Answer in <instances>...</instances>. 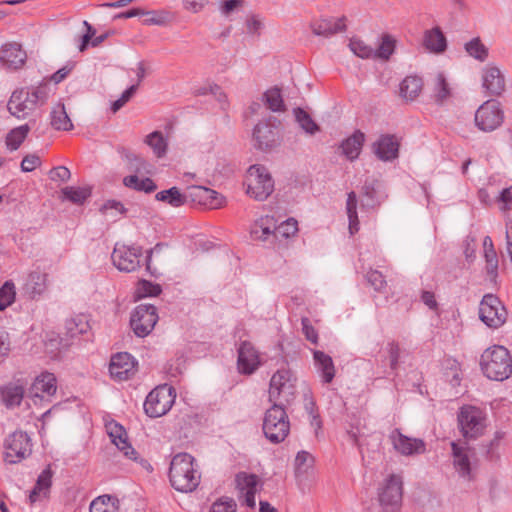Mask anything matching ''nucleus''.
Here are the masks:
<instances>
[{
	"mask_svg": "<svg viewBox=\"0 0 512 512\" xmlns=\"http://www.w3.org/2000/svg\"><path fill=\"white\" fill-rule=\"evenodd\" d=\"M200 473L194 458L188 453L176 454L170 463L169 479L171 485L180 492H192L200 483Z\"/></svg>",
	"mask_w": 512,
	"mask_h": 512,
	"instance_id": "nucleus-1",
	"label": "nucleus"
},
{
	"mask_svg": "<svg viewBox=\"0 0 512 512\" xmlns=\"http://www.w3.org/2000/svg\"><path fill=\"white\" fill-rule=\"evenodd\" d=\"M49 97V86L41 84L31 88H21L12 93L8 101V111L18 119H23L38 106L46 103Z\"/></svg>",
	"mask_w": 512,
	"mask_h": 512,
	"instance_id": "nucleus-2",
	"label": "nucleus"
},
{
	"mask_svg": "<svg viewBox=\"0 0 512 512\" xmlns=\"http://www.w3.org/2000/svg\"><path fill=\"white\" fill-rule=\"evenodd\" d=\"M480 366L487 378L504 381L512 374V357L504 346L494 345L482 353Z\"/></svg>",
	"mask_w": 512,
	"mask_h": 512,
	"instance_id": "nucleus-3",
	"label": "nucleus"
},
{
	"mask_svg": "<svg viewBox=\"0 0 512 512\" xmlns=\"http://www.w3.org/2000/svg\"><path fill=\"white\" fill-rule=\"evenodd\" d=\"M263 433L273 444L281 443L288 436L290 423L283 404L274 403L263 420Z\"/></svg>",
	"mask_w": 512,
	"mask_h": 512,
	"instance_id": "nucleus-4",
	"label": "nucleus"
},
{
	"mask_svg": "<svg viewBox=\"0 0 512 512\" xmlns=\"http://www.w3.org/2000/svg\"><path fill=\"white\" fill-rule=\"evenodd\" d=\"M296 389V376L289 368L278 369L271 377L269 383V400L272 402H289Z\"/></svg>",
	"mask_w": 512,
	"mask_h": 512,
	"instance_id": "nucleus-5",
	"label": "nucleus"
},
{
	"mask_svg": "<svg viewBox=\"0 0 512 512\" xmlns=\"http://www.w3.org/2000/svg\"><path fill=\"white\" fill-rule=\"evenodd\" d=\"M175 389L168 385H161L153 389L144 402L145 413L152 418L165 415L175 402Z\"/></svg>",
	"mask_w": 512,
	"mask_h": 512,
	"instance_id": "nucleus-6",
	"label": "nucleus"
},
{
	"mask_svg": "<svg viewBox=\"0 0 512 512\" xmlns=\"http://www.w3.org/2000/svg\"><path fill=\"white\" fill-rule=\"evenodd\" d=\"M379 502L386 512H397L402 505L403 480L400 475L390 474L379 488Z\"/></svg>",
	"mask_w": 512,
	"mask_h": 512,
	"instance_id": "nucleus-7",
	"label": "nucleus"
},
{
	"mask_svg": "<svg viewBox=\"0 0 512 512\" xmlns=\"http://www.w3.org/2000/svg\"><path fill=\"white\" fill-rule=\"evenodd\" d=\"M475 125L483 132H492L504 122V111L497 100H487L475 112Z\"/></svg>",
	"mask_w": 512,
	"mask_h": 512,
	"instance_id": "nucleus-8",
	"label": "nucleus"
},
{
	"mask_svg": "<svg viewBox=\"0 0 512 512\" xmlns=\"http://www.w3.org/2000/svg\"><path fill=\"white\" fill-rule=\"evenodd\" d=\"M479 318L487 327L497 329L506 322L507 311L497 296L486 294L479 304Z\"/></svg>",
	"mask_w": 512,
	"mask_h": 512,
	"instance_id": "nucleus-9",
	"label": "nucleus"
},
{
	"mask_svg": "<svg viewBox=\"0 0 512 512\" xmlns=\"http://www.w3.org/2000/svg\"><path fill=\"white\" fill-rule=\"evenodd\" d=\"M458 422L466 438H477L486 427L485 413L475 406H463L458 414Z\"/></svg>",
	"mask_w": 512,
	"mask_h": 512,
	"instance_id": "nucleus-10",
	"label": "nucleus"
},
{
	"mask_svg": "<svg viewBox=\"0 0 512 512\" xmlns=\"http://www.w3.org/2000/svg\"><path fill=\"white\" fill-rule=\"evenodd\" d=\"M158 314L155 306L140 304L132 312L130 326L137 337H146L154 329L158 322Z\"/></svg>",
	"mask_w": 512,
	"mask_h": 512,
	"instance_id": "nucleus-11",
	"label": "nucleus"
},
{
	"mask_svg": "<svg viewBox=\"0 0 512 512\" xmlns=\"http://www.w3.org/2000/svg\"><path fill=\"white\" fill-rule=\"evenodd\" d=\"M388 439L394 451L405 457H415L426 452V443L421 438L409 437L403 434L399 429H393Z\"/></svg>",
	"mask_w": 512,
	"mask_h": 512,
	"instance_id": "nucleus-12",
	"label": "nucleus"
},
{
	"mask_svg": "<svg viewBox=\"0 0 512 512\" xmlns=\"http://www.w3.org/2000/svg\"><path fill=\"white\" fill-rule=\"evenodd\" d=\"M106 430L111 438L112 443L124 454L128 459L139 462V464L146 470H151V465L143 458L138 457V453L130 445L127 440V433L123 426L115 421H110L106 424Z\"/></svg>",
	"mask_w": 512,
	"mask_h": 512,
	"instance_id": "nucleus-13",
	"label": "nucleus"
},
{
	"mask_svg": "<svg viewBox=\"0 0 512 512\" xmlns=\"http://www.w3.org/2000/svg\"><path fill=\"white\" fill-rule=\"evenodd\" d=\"M453 466L458 476L463 481H472L476 474V463L474 453L467 447L460 446L455 442L451 443Z\"/></svg>",
	"mask_w": 512,
	"mask_h": 512,
	"instance_id": "nucleus-14",
	"label": "nucleus"
},
{
	"mask_svg": "<svg viewBox=\"0 0 512 512\" xmlns=\"http://www.w3.org/2000/svg\"><path fill=\"white\" fill-rule=\"evenodd\" d=\"M4 448L5 461L10 464L18 463L31 453L30 438L27 433L16 431L6 438Z\"/></svg>",
	"mask_w": 512,
	"mask_h": 512,
	"instance_id": "nucleus-15",
	"label": "nucleus"
},
{
	"mask_svg": "<svg viewBox=\"0 0 512 512\" xmlns=\"http://www.w3.org/2000/svg\"><path fill=\"white\" fill-rule=\"evenodd\" d=\"M481 88L487 96H500L505 92V76L495 63L486 64L480 71Z\"/></svg>",
	"mask_w": 512,
	"mask_h": 512,
	"instance_id": "nucleus-16",
	"label": "nucleus"
},
{
	"mask_svg": "<svg viewBox=\"0 0 512 512\" xmlns=\"http://www.w3.org/2000/svg\"><path fill=\"white\" fill-rule=\"evenodd\" d=\"M314 457L307 451H299L295 457L294 469L298 486L305 490L316 482Z\"/></svg>",
	"mask_w": 512,
	"mask_h": 512,
	"instance_id": "nucleus-17",
	"label": "nucleus"
},
{
	"mask_svg": "<svg viewBox=\"0 0 512 512\" xmlns=\"http://www.w3.org/2000/svg\"><path fill=\"white\" fill-rule=\"evenodd\" d=\"M142 250L140 247L117 243L112 253L114 266L124 272L135 271L140 266Z\"/></svg>",
	"mask_w": 512,
	"mask_h": 512,
	"instance_id": "nucleus-18",
	"label": "nucleus"
},
{
	"mask_svg": "<svg viewBox=\"0 0 512 512\" xmlns=\"http://www.w3.org/2000/svg\"><path fill=\"white\" fill-rule=\"evenodd\" d=\"M196 204L206 206L210 209H218L225 205L226 199L217 191L204 186H191L186 196Z\"/></svg>",
	"mask_w": 512,
	"mask_h": 512,
	"instance_id": "nucleus-19",
	"label": "nucleus"
},
{
	"mask_svg": "<svg viewBox=\"0 0 512 512\" xmlns=\"http://www.w3.org/2000/svg\"><path fill=\"white\" fill-rule=\"evenodd\" d=\"M136 369V360L127 352H120L112 356L109 372L113 379L124 381L129 379Z\"/></svg>",
	"mask_w": 512,
	"mask_h": 512,
	"instance_id": "nucleus-20",
	"label": "nucleus"
},
{
	"mask_svg": "<svg viewBox=\"0 0 512 512\" xmlns=\"http://www.w3.org/2000/svg\"><path fill=\"white\" fill-rule=\"evenodd\" d=\"M280 124L275 116H269L265 122L258 123V150H270L278 145Z\"/></svg>",
	"mask_w": 512,
	"mask_h": 512,
	"instance_id": "nucleus-21",
	"label": "nucleus"
},
{
	"mask_svg": "<svg viewBox=\"0 0 512 512\" xmlns=\"http://www.w3.org/2000/svg\"><path fill=\"white\" fill-rule=\"evenodd\" d=\"M48 288V274L40 270L30 272L24 279L22 293L31 300H37L43 296Z\"/></svg>",
	"mask_w": 512,
	"mask_h": 512,
	"instance_id": "nucleus-22",
	"label": "nucleus"
},
{
	"mask_svg": "<svg viewBox=\"0 0 512 512\" xmlns=\"http://www.w3.org/2000/svg\"><path fill=\"white\" fill-rule=\"evenodd\" d=\"M271 225H264L261 223L262 235L264 240L268 236L272 235L275 239H289L296 236L298 233V221L295 218H288L279 225L275 224V221L271 219Z\"/></svg>",
	"mask_w": 512,
	"mask_h": 512,
	"instance_id": "nucleus-23",
	"label": "nucleus"
},
{
	"mask_svg": "<svg viewBox=\"0 0 512 512\" xmlns=\"http://www.w3.org/2000/svg\"><path fill=\"white\" fill-rule=\"evenodd\" d=\"M236 488L238 490L239 500L248 507H254L256 492V475L240 472L235 478Z\"/></svg>",
	"mask_w": 512,
	"mask_h": 512,
	"instance_id": "nucleus-24",
	"label": "nucleus"
},
{
	"mask_svg": "<svg viewBox=\"0 0 512 512\" xmlns=\"http://www.w3.org/2000/svg\"><path fill=\"white\" fill-rule=\"evenodd\" d=\"M374 154L382 161H392L398 157L399 142L393 135H381L372 146Z\"/></svg>",
	"mask_w": 512,
	"mask_h": 512,
	"instance_id": "nucleus-25",
	"label": "nucleus"
},
{
	"mask_svg": "<svg viewBox=\"0 0 512 512\" xmlns=\"http://www.w3.org/2000/svg\"><path fill=\"white\" fill-rule=\"evenodd\" d=\"M26 52L18 43H7L0 50V61L8 69L20 68L26 60Z\"/></svg>",
	"mask_w": 512,
	"mask_h": 512,
	"instance_id": "nucleus-26",
	"label": "nucleus"
},
{
	"mask_svg": "<svg viewBox=\"0 0 512 512\" xmlns=\"http://www.w3.org/2000/svg\"><path fill=\"white\" fill-rule=\"evenodd\" d=\"M380 183L375 180H367L362 188L360 198L362 209H374L385 199L384 193L381 191Z\"/></svg>",
	"mask_w": 512,
	"mask_h": 512,
	"instance_id": "nucleus-27",
	"label": "nucleus"
},
{
	"mask_svg": "<svg viewBox=\"0 0 512 512\" xmlns=\"http://www.w3.org/2000/svg\"><path fill=\"white\" fill-rule=\"evenodd\" d=\"M57 391V380L53 373L43 372L38 375L29 390L31 397H42L41 393L46 396H53Z\"/></svg>",
	"mask_w": 512,
	"mask_h": 512,
	"instance_id": "nucleus-28",
	"label": "nucleus"
},
{
	"mask_svg": "<svg viewBox=\"0 0 512 512\" xmlns=\"http://www.w3.org/2000/svg\"><path fill=\"white\" fill-rule=\"evenodd\" d=\"M314 366L323 384H329L335 377V366L332 358L319 350H312Z\"/></svg>",
	"mask_w": 512,
	"mask_h": 512,
	"instance_id": "nucleus-29",
	"label": "nucleus"
},
{
	"mask_svg": "<svg viewBox=\"0 0 512 512\" xmlns=\"http://www.w3.org/2000/svg\"><path fill=\"white\" fill-rule=\"evenodd\" d=\"M237 367L242 374H252L256 369V350L250 342L244 341L238 349Z\"/></svg>",
	"mask_w": 512,
	"mask_h": 512,
	"instance_id": "nucleus-30",
	"label": "nucleus"
},
{
	"mask_svg": "<svg viewBox=\"0 0 512 512\" xmlns=\"http://www.w3.org/2000/svg\"><path fill=\"white\" fill-rule=\"evenodd\" d=\"M312 31L317 36L329 37L345 30L344 18L321 19L311 25Z\"/></svg>",
	"mask_w": 512,
	"mask_h": 512,
	"instance_id": "nucleus-31",
	"label": "nucleus"
},
{
	"mask_svg": "<svg viewBox=\"0 0 512 512\" xmlns=\"http://www.w3.org/2000/svg\"><path fill=\"white\" fill-rule=\"evenodd\" d=\"M425 48L435 54H440L446 50L447 42L444 34L439 27H434L425 31L423 37Z\"/></svg>",
	"mask_w": 512,
	"mask_h": 512,
	"instance_id": "nucleus-32",
	"label": "nucleus"
},
{
	"mask_svg": "<svg viewBox=\"0 0 512 512\" xmlns=\"http://www.w3.org/2000/svg\"><path fill=\"white\" fill-rule=\"evenodd\" d=\"M365 141V134L359 130L341 143V150L345 157L351 161L358 158Z\"/></svg>",
	"mask_w": 512,
	"mask_h": 512,
	"instance_id": "nucleus-33",
	"label": "nucleus"
},
{
	"mask_svg": "<svg viewBox=\"0 0 512 512\" xmlns=\"http://www.w3.org/2000/svg\"><path fill=\"white\" fill-rule=\"evenodd\" d=\"M50 125L58 131H70L73 129V123L63 103H57L53 106L50 112Z\"/></svg>",
	"mask_w": 512,
	"mask_h": 512,
	"instance_id": "nucleus-34",
	"label": "nucleus"
},
{
	"mask_svg": "<svg viewBox=\"0 0 512 512\" xmlns=\"http://www.w3.org/2000/svg\"><path fill=\"white\" fill-rule=\"evenodd\" d=\"M25 388L19 383H9L1 390L2 400L7 408H14L21 404Z\"/></svg>",
	"mask_w": 512,
	"mask_h": 512,
	"instance_id": "nucleus-35",
	"label": "nucleus"
},
{
	"mask_svg": "<svg viewBox=\"0 0 512 512\" xmlns=\"http://www.w3.org/2000/svg\"><path fill=\"white\" fill-rule=\"evenodd\" d=\"M262 102L268 110L274 113H283L287 110L281 90L278 87H272L265 91Z\"/></svg>",
	"mask_w": 512,
	"mask_h": 512,
	"instance_id": "nucleus-36",
	"label": "nucleus"
},
{
	"mask_svg": "<svg viewBox=\"0 0 512 512\" xmlns=\"http://www.w3.org/2000/svg\"><path fill=\"white\" fill-rule=\"evenodd\" d=\"M275 190V181L265 167L258 166V201L266 200Z\"/></svg>",
	"mask_w": 512,
	"mask_h": 512,
	"instance_id": "nucleus-37",
	"label": "nucleus"
},
{
	"mask_svg": "<svg viewBox=\"0 0 512 512\" xmlns=\"http://www.w3.org/2000/svg\"><path fill=\"white\" fill-rule=\"evenodd\" d=\"M30 130L31 128L28 124H23L11 129L5 137V146L7 150L10 152L18 150L27 138Z\"/></svg>",
	"mask_w": 512,
	"mask_h": 512,
	"instance_id": "nucleus-38",
	"label": "nucleus"
},
{
	"mask_svg": "<svg viewBox=\"0 0 512 512\" xmlns=\"http://www.w3.org/2000/svg\"><path fill=\"white\" fill-rule=\"evenodd\" d=\"M423 81L418 76H408L400 83V95L409 101L416 99L422 91Z\"/></svg>",
	"mask_w": 512,
	"mask_h": 512,
	"instance_id": "nucleus-39",
	"label": "nucleus"
},
{
	"mask_svg": "<svg viewBox=\"0 0 512 512\" xmlns=\"http://www.w3.org/2000/svg\"><path fill=\"white\" fill-rule=\"evenodd\" d=\"M304 400V409L308 416L309 423L311 427L314 429L315 434H318V431L322 427V421L319 415L318 408L316 406V402L312 396L310 391L306 392L303 396Z\"/></svg>",
	"mask_w": 512,
	"mask_h": 512,
	"instance_id": "nucleus-40",
	"label": "nucleus"
},
{
	"mask_svg": "<svg viewBox=\"0 0 512 512\" xmlns=\"http://www.w3.org/2000/svg\"><path fill=\"white\" fill-rule=\"evenodd\" d=\"M144 142L152 149L157 158L165 156L168 147L167 138L160 131H154L145 137Z\"/></svg>",
	"mask_w": 512,
	"mask_h": 512,
	"instance_id": "nucleus-41",
	"label": "nucleus"
},
{
	"mask_svg": "<svg viewBox=\"0 0 512 512\" xmlns=\"http://www.w3.org/2000/svg\"><path fill=\"white\" fill-rule=\"evenodd\" d=\"M464 50L473 59L485 62L489 56V49L479 37H475L464 44Z\"/></svg>",
	"mask_w": 512,
	"mask_h": 512,
	"instance_id": "nucleus-42",
	"label": "nucleus"
},
{
	"mask_svg": "<svg viewBox=\"0 0 512 512\" xmlns=\"http://www.w3.org/2000/svg\"><path fill=\"white\" fill-rule=\"evenodd\" d=\"M156 200L165 202L172 207H180L186 203L187 197L183 195L177 187L158 192Z\"/></svg>",
	"mask_w": 512,
	"mask_h": 512,
	"instance_id": "nucleus-43",
	"label": "nucleus"
},
{
	"mask_svg": "<svg viewBox=\"0 0 512 512\" xmlns=\"http://www.w3.org/2000/svg\"><path fill=\"white\" fill-rule=\"evenodd\" d=\"M64 200L74 204H83L90 196L91 190L88 187L67 186L61 190Z\"/></svg>",
	"mask_w": 512,
	"mask_h": 512,
	"instance_id": "nucleus-44",
	"label": "nucleus"
},
{
	"mask_svg": "<svg viewBox=\"0 0 512 512\" xmlns=\"http://www.w3.org/2000/svg\"><path fill=\"white\" fill-rule=\"evenodd\" d=\"M52 471L50 467L45 468L38 476L36 485L29 495L30 502H36L40 493H46L51 485Z\"/></svg>",
	"mask_w": 512,
	"mask_h": 512,
	"instance_id": "nucleus-45",
	"label": "nucleus"
},
{
	"mask_svg": "<svg viewBox=\"0 0 512 512\" xmlns=\"http://www.w3.org/2000/svg\"><path fill=\"white\" fill-rule=\"evenodd\" d=\"M346 210L349 219V232L351 235H354L359 230V221L357 215V196L353 191L348 194Z\"/></svg>",
	"mask_w": 512,
	"mask_h": 512,
	"instance_id": "nucleus-46",
	"label": "nucleus"
},
{
	"mask_svg": "<svg viewBox=\"0 0 512 512\" xmlns=\"http://www.w3.org/2000/svg\"><path fill=\"white\" fill-rule=\"evenodd\" d=\"M117 499L109 495L95 498L90 504V512H117Z\"/></svg>",
	"mask_w": 512,
	"mask_h": 512,
	"instance_id": "nucleus-47",
	"label": "nucleus"
},
{
	"mask_svg": "<svg viewBox=\"0 0 512 512\" xmlns=\"http://www.w3.org/2000/svg\"><path fill=\"white\" fill-rule=\"evenodd\" d=\"M434 97L437 102L442 103L450 97L451 91L444 73L439 72L434 79Z\"/></svg>",
	"mask_w": 512,
	"mask_h": 512,
	"instance_id": "nucleus-48",
	"label": "nucleus"
},
{
	"mask_svg": "<svg viewBox=\"0 0 512 512\" xmlns=\"http://www.w3.org/2000/svg\"><path fill=\"white\" fill-rule=\"evenodd\" d=\"M293 114L300 127L308 134L314 135L319 131V126L314 122L311 116L302 108H295Z\"/></svg>",
	"mask_w": 512,
	"mask_h": 512,
	"instance_id": "nucleus-49",
	"label": "nucleus"
},
{
	"mask_svg": "<svg viewBox=\"0 0 512 512\" xmlns=\"http://www.w3.org/2000/svg\"><path fill=\"white\" fill-rule=\"evenodd\" d=\"M16 299V286L12 280H7L0 287V311L11 306Z\"/></svg>",
	"mask_w": 512,
	"mask_h": 512,
	"instance_id": "nucleus-50",
	"label": "nucleus"
},
{
	"mask_svg": "<svg viewBox=\"0 0 512 512\" xmlns=\"http://www.w3.org/2000/svg\"><path fill=\"white\" fill-rule=\"evenodd\" d=\"M123 183L126 187L137 191L150 193L156 189L155 183L150 178L140 179L136 175H130L124 178Z\"/></svg>",
	"mask_w": 512,
	"mask_h": 512,
	"instance_id": "nucleus-51",
	"label": "nucleus"
},
{
	"mask_svg": "<svg viewBox=\"0 0 512 512\" xmlns=\"http://www.w3.org/2000/svg\"><path fill=\"white\" fill-rule=\"evenodd\" d=\"M142 15L145 16V18L143 20V23L145 25H158V26H162V25L167 24L171 20V18H172L170 12L165 11V10L147 11V12H143Z\"/></svg>",
	"mask_w": 512,
	"mask_h": 512,
	"instance_id": "nucleus-52",
	"label": "nucleus"
},
{
	"mask_svg": "<svg viewBox=\"0 0 512 512\" xmlns=\"http://www.w3.org/2000/svg\"><path fill=\"white\" fill-rule=\"evenodd\" d=\"M161 292V287L158 284H153L146 280L138 282L135 290V297L137 299L157 296Z\"/></svg>",
	"mask_w": 512,
	"mask_h": 512,
	"instance_id": "nucleus-53",
	"label": "nucleus"
},
{
	"mask_svg": "<svg viewBox=\"0 0 512 512\" xmlns=\"http://www.w3.org/2000/svg\"><path fill=\"white\" fill-rule=\"evenodd\" d=\"M349 48L353 54L360 58L365 59L374 56V49L359 39H351L349 42Z\"/></svg>",
	"mask_w": 512,
	"mask_h": 512,
	"instance_id": "nucleus-54",
	"label": "nucleus"
},
{
	"mask_svg": "<svg viewBox=\"0 0 512 512\" xmlns=\"http://www.w3.org/2000/svg\"><path fill=\"white\" fill-rule=\"evenodd\" d=\"M394 48L395 40L391 36L386 35L382 38L379 48L376 51L374 50V56L386 60L392 55Z\"/></svg>",
	"mask_w": 512,
	"mask_h": 512,
	"instance_id": "nucleus-55",
	"label": "nucleus"
},
{
	"mask_svg": "<svg viewBox=\"0 0 512 512\" xmlns=\"http://www.w3.org/2000/svg\"><path fill=\"white\" fill-rule=\"evenodd\" d=\"M209 512H237V505L233 499L221 497L211 505Z\"/></svg>",
	"mask_w": 512,
	"mask_h": 512,
	"instance_id": "nucleus-56",
	"label": "nucleus"
},
{
	"mask_svg": "<svg viewBox=\"0 0 512 512\" xmlns=\"http://www.w3.org/2000/svg\"><path fill=\"white\" fill-rule=\"evenodd\" d=\"M209 93L214 95L219 102H225L226 100V95L223 93V91L217 84L208 83L204 86L197 87L194 89V94L198 96L206 95Z\"/></svg>",
	"mask_w": 512,
	"mask_h": 512,
	"instance_id": "nucleus-57",
	"label": "nucleus"
},
{
	"mask_svg": "<svg viewBox=\"0 0 512 512\" xmlns=\"http://www.w3.org/2000/svg\"><path fill=\"white\" fill-rule=\"evenodd\" d=\"M483 254L486 261V272L491 279H495L498 273V256L496 250L484 251Z\"/></svg>",
	"mask_w": 512,
	"mask_h": 512,
	"instance_id": "nucleus-58",
	"label": "nucleus"
},
{
	"mask_svg": "<svg viewBox=\"0 0 512 512\" xmlns=\"http://www.w3.org/2000/svg\"><path fill=\"white\" fill-rule=\"evenodd\" d=\"M11 351V340L8 332L0 328V364L9 356Z\"/></svg>",
	"mask_w": 512,
	"mask_h": 512,
	"instance_id": "nucleus-59",
	"label": "nucleus"
},
{
	"mask_svg": "<svg viewBox=\"0 0 512 512\" xmlns=\"http://www.w3.org/2000/svg\"><path fill=\"white\" fill-rule=\"evenodd\" d=\"M367 281L376 291H382L386 286L384 276L377 270H370L366 274Z\"/></svg>",
	"mask_w": 512,
	"mask_h": 512,
	"instance_id": "nucleus-60",
	"label": "nucleus"
},
{
	"mask_svg": "<svg viewBox=\"0 0 512 512\" xmlns=\"http://www.w3.org/2000/svg\"><path fill=\"white\" fill-rule=\"evenodd\" d=\"M41 164V159L36 154H28L21 161L22 172H32Z\"/></svg>",
	"mask_w": 512,
	"mask_h": 512,
	"instance_id": "nucleus-61",
	"label": "nucleus"
},
{
	"mask_svg": "<svg viewBox=\"0 0 512 512\" xmlns=\"http://www.w3.org/2000/svg\"><path fill=\"white\" fill-rule=\"evenodd\" d=\"M49 177L52 181L67 182L71 177V172L65 166H58L50 170Z\"/></svg>",
	"mask_w": 512,
	"mask_h": 512,
	"instance_id": "nucleus-62",
	"label": "nucleus"
},
{
	"mask_svg": "<svg viewBox=\"0 0 512 512\" xmlns=\"http://www.w3.org/2000/svg\"><path fill=\"white\" fill-rule=\"evenodd\" d=\"M302 332L305 335L306 339L313 344H317L318 342V333L316 329L312 326L310 320L308 318H302Z\"/></svg>",
	"mask_w": 512,
	"mask_h": 512,
	"instance_id": "nucleus-63",
	"label": "nucleus"
},
{
	"mask_svg": "<svg viewBox=\"0 0 512 512\" xmlns=\"http://www.w3.org/2000/svg\"><path fill=\"white\" fill-rule=\"evenodd\" d=\"M387 352L390 362L391 369L395 370L398 366L399 356H400V348L395 343H389L387 346Z\"/></svg>",
	"mask_w": 512,
	"mask_h": 512,
	"instance_id": "nucleus-64",
	"label": "nucleus"
}]
</instances>
